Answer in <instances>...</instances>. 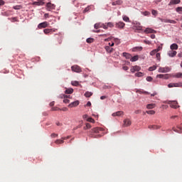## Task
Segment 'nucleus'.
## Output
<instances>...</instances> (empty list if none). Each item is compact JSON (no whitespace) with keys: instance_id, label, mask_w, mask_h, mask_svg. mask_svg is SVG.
Wrapping results in <instances>:
<instances>
[{"instance_id":"17","label":"nucleus","mask_w":182,"mask_h":182,"mask_svg":"<svg viewBox=\"0 0 182 182\" xmlns=\"http://www.w3.org/2000/svg\"><path fill=\"white\" fill-rule=\"evenodd\" d=\"M45 2L43 1H34L33 3V5H36V6H43Z\"/></svg>"},{"instance_id":"16","label":"nucleus","mask_w":182,"mask_h":182,"mask_svg":"<svg viewBox=\"0 0 182 182\" xmlns=\"http://www.w3.org/2000/svg\"><path fill=\"white\" fill-rule=\"evenodd\" d=\"M105 49L106 50V52H107V53H113V48L109 46H107L105 47Z\"/></svg>"},{"instance_id":"18","label":"nucleus","mask_w":182,"mask_h":182,"mask_svg":"<svg viewBox=\"0 0 182 182\" xmlns=\"http://www.w3.org/2000/svg\"><path fill=\"white\" fill-rule=\"evenodd\" d=\"M76 106H79V101H75L73 102H71L68 107H76Z\"/></svg>"},{"instance_id":"1","label":"nucleus","mask_w":182,"mask_h":182,"mask_svg":"<svg viewBox=\"0 0 182 182\" xmlns=\"http://www.w3.org/2000/svg\"><path fill=\"white\" fill-rule=\"evenodd\" d=\"M71 70L75 72V73H81L82 68L79 65H75L71 67Z\"/></svg>"},{"instance_id":"8","label":"nucleus","mask_w":182,"mask_h":182,"mask_svg":"<svg viewBox=\"0 0 182 182\" xmlns=\"http://www.w3.org/2000/svg\"><path fill=\"white\" fill-rule=\"evenodd\" d=\"M159 72L160 73H167L168 72H170V68H168V67L159 68Z\"/></svg>"},{"instance_id":"57","label":"nucleus","mask_w":182,"mask_h":182,"mask_svg":"<svg viewBox=\"0 0 182 182\" xmlns=\"http://www.w3.org/2000/svg\"><path fill=\"white\" fill-rule=\"evenodd\" d=\"M51 110H52L53 112H56L57 110H60V109H59V108H58V107H53V108H51Z\"/></svg>"},{"instance_id":"52","label":"nucleus","mask_w":182,"mask_h":182,"mask_svg":"<svg viewBox=\"0 0 182 182\" xmlns=\"http://www.w3.org/2000/svg\"><path fill=\"white\" fill-rule=\"evenodd\" d=\"M58 134H55V133H53L51 134L50 136L52 137V139H55V137H58Z\"/></svg>"},{"instance_id":"11","label":"nucleus","mask_w":182,"mask_h":182,"mask_svg":"<svg viewBox=\"0 0 182 182\" xmlns=\"http://www.w3.org/2000/svg\"><path fill=\"white\" fill-rule=\"evenodd\" d=\"M178 103H177V102L176 101H173L169 102V105L172 109H177V107H178Z\"/></svg>"},{"instance_id":"20","label":"nucleus","mask_w":182,"mask_h":182,"mask_svg":"<svg viewBox=\"0 0 182 182\" xmlns=\"http://www.w3.org/2000/svg\"><path fill=\"white\" fill-rule=\"evenodd\" d=\"M162 22H165V23H177V21L170 19H163Z\"/></svg>"},{"instance_id":"55","label":"nucleus","mask_w":182,"mask_h":182,"mask_svg":"<svg viewBox=\"0 0 182 182\" xmlns=\"http://www.w3.org/2000/svg\"><path fill=\"white\" fill-rule=\"evenodd\" d=\"M146 80H147V82H151V80H153V77L149 76L146 77Z\"/></svg>"},{"instance_id":"32","label":"nucleus","mask_w":182,"mask_h":182,"mask_svg":"<svg viewBox=\"0 0 182 182\" xmlns=\"http://www.w3.org/2000/svg\"><path fill=\"white\" fill-rule=\"evenodd\" d=\"M124 58H126V59H130L132 58V55L129 53H123Z\"/></svg>"},{"instance_id":"41","label":"nucleus","mask_w":182,"mask_h":182,"mask_svg":"<svg viewBox=\"0 0 182 182\" xmlns=\"http://www.w3.org/2000/svg\"><path fill=\"white\" fill-rule=\"evenodd\" d=\"M123 21H124V22H130V18H129L128 16H124L123 17Z\"/></svg>"},{"instance_id":"27","label":"nucleus","mask_w":182,"mask_h":182,"mask_svg":"<svg viewBox=\"0 0 182 182\" xmlns=\"http://www.w3.org/2000/svg\"><path fill=\"white\" fill-rule=\"evenodd\" d=\"M92 132L93 133H100V132H102V129L99 127H96L92 129Z\"/></svg>"},{"instance_id":"22","label":"nucleus","mask_w":182,"mask_h":182,"mask_svg":"<svg viewBox=\"0 0 182 182\" xmlns=\"http://www.w3.org/2000/svg\"><path fill=\"white\" fill-rule=\"evenodd\" d=\"M157 77H159V79H168V75L159 74Z\"/></svg>"},{"instance_id":"30","label":"nucleus","mask_w":182,"mask_h":182,"mask_svg":"<svg viewBox=\"0 0 182 182\" xmlns=\"http://www.w3.org/2000/svg\"><path fill=\"white\" fill-rule=\"evenodd\" d=\"M156 107V104H148L146 105V109H154Z\"/></svg>"},{"instance_id":"31","label":"nucleus","mask_w":182,"mask_h":182,"mask_svg":"<svg viewBox=\"0 0 182 182\" xmlns=\"http://www.w3.org/2000/svg\"><path fill=\"white\" fill-rule=\"evenodd\" d=\"M55 144H63L65 143V141L63 139H56L55 141Z\"/></svg>"},{"instance_id":"2","label":"nucleus","mask_w":182,"mask_h":182,"mask_svg":"<svg viewBox=\"0 0 182 182\" xmlns=\"http://www.w3.org/2000/svg\"><path fill=\"white\" fill-rule=\"evenodd\" d=\"M95 29H99V28H103V29H107L106 23H97L94 26Z\"/></svg>"},{"instance_id":"12","label":"nucleus","mask_w":182,"mask_h":182,"mask_svg":"<svg viewBox=\"0 0 182 182\" xmlns=\"http://www.w3.org/2000/svg\"><path fill=\"white\" fill-rule=\"evenodd\" d=\"M181 2V0H171L170 2L168 3V6H171V5H177Z\"/></svg>"},{"instance_id":"61","label":"nucleus","mask_w":182,"mask_h":182,"mask_svg":"<svg viewBox=\"0 0 182 182\" xmlns=\"http://www.w3.org/2000/svg\"><path fill=\"white\" fill-rule=\"evenodd\" d=\"M68 139H70V136L62 137V140H68Z\"/></svg>"},{"instance_id":"23","label":"nucleus","mask_w":182,"mask_h":182,"mask_svg":"<svg viewBox=\"0 0 182 182\" xmlns=\"http://www.w3.org/2000/svg\"><path fill=\"white\" fill-rule=\"evenodd\" d=\"M122 4H123V1H122V0H117L112 2L113 6H116V5H122Z\"/></svg>"},{"instance_id":"59","label":"nucleus","mask_w":182,"mask_h":182,"mask_svg":"<svg viewBox=\"0 0 182 182\" xmlns=\"http://www.w3.org/2000/svg\"><path fill=\"white\" fill-rule=\"evenodd\" d=\"M144 43H146V45H150L151 42H150L149 41L145 40L144 41Z\"/></svg>"},{"instance_id":"51","label":"nucleus","mask_w":182,"mask_h":182,"mask_svg":"<svg viewBox=\"0 0 182 182\" xmlns=\"http://www.w3.org/2000/svg\"><path fill=\"white\" fill-rule=\"evenodd\" d=\"M161 49H163V46H158L157 49H155V50H156V52H160V50H161Z\"/></svg>"},{"instance_id":"39","label":"nucleus","mask_w":182,"mask_h":182,"mask_svg":"<svg viewBox=\"0 0 182 182\" xmlns=\"http://www.w3.org/2000/svg\"><path fill=\"white\" fill-rule=\"evenodd\" d=\"M156 69H157V66L154 65V66H152V67H150V68H149V72H153V70H156Z\"/></svg>"},{"instance_id":"53","label":"nucleus","mask_w":182,"mask_h":182,"mask_svg":"<svg viewBox=\"0 0 182 182\" xmlns=\"http://www.w3.org/2000/svg\"><path fill=\"white\" fill-rule=\"evenodd\" d=\"M156 58L158 60H160L161 56H160V53H157L156 55Z\"/></svg>"},{"instance_id":"62","label":"nucleus","mask_w":182,"mask_h":182,"mask_svg":"<svg viewBox=\"0 0 182 182\" xmlns=\"http://www.w3.org/2000/svg\"><path fill=\"white\" fill-rule=\"evenodd\" d=\"M13 8L14 9H16V10L21 9V6H15Z\"/></svg>"},{"instance_id":"56","label":"nucleus","mask_w":182,"mask_h":182,"mask_svg":"<svg viewBox=\"0 0 182 182\" xmlns=\"http://www.w3.org/2000/svg\"><path fill=\"white\" fill-rule=\"evenodd\" d=\"M70 100H68V99H66V98H65V99L63 100V103L68 104V103H70Z\"/></svg>"},{"instance_id":"48","label":"nucleus","mask_w":182,"mask_h":182,"mask_svg":"<svg viewBox=\"0 0 182 182\" xmlns=\"http://www.w3.org/2000/svg\"><path fill=\"white\" fill-rule=\"evenodd\" d=\"M147 114H155L156 112L154 110L146 111Z\"/></svg>"},{"instance_id":"42","label":"nucleus","mask_w":182,"mask_h":182,"mask_svg":"<svg viewBox=\"0 0 182 182\" xmlns=\"http://www.w3.org/2000/svg\"><path fill=\"white\" fill-rule=\"evenodd\" d=\"M10 15H11V11H7L3 13L4 16H9Z\"/></svg>"},{"instance_id":"13","label":"nucleus","mask_w":182,"mask_h":182,"mask_svg":"<svg viewBox=\"0 0 182 182\" xmlns=\"http://www.w3.org/2000/svg\"><path fill=\"white\" fill-rule=\"evenodd\" d=\"M149 129H150V130H159V129H161V126L159 125H149Z\"/></svg>"},{"instance_id":"24","label":"nucleus","mask_w":182,"mask_h":182,"mask_svg":"<svg viewBox=\"0 0 182 182\" xmlns=\"http://www.w3.org/2000/svg\"><path fill=\"white\" fill-rule=\"evenodd\" d=\"M122 114H123V111H118L117 112H114L112 116L115 117V116H122Z\"/></svg>"},{"instance_id":"25","label":"nucleus","mask_w":182,"mask_h":182,"mask_svg":"<svg viewBox=\"0 0 182 182\" xmlns=\"http://www.w3.org/2000/svg\"><path fill=\"white\" fill-rule=\"evenodd\" d=\"M65 93L66 95H72V93H73V88H68V89L65 90Z\"/></svg>"},{"instance_id":"45","label":"nucleus","mask_w":182,"mask_h":182,"mask_svg":"<svg viewBox=\"0 0 182 182\" xmlns=\"http://www.w3.org/2000/svg\"><path fill=\"white\" fill-rule=\"evenodd\" d=\"M135 76H136V77H141V76H143V73L141 72L136 73L135 74Z\"/></svg>"},{"instance_id":"5","label":"nucleus","mask_w":182,"mask_h":182,"mask_svg":"<svg viewBox=\"0 0 182 182\" xmlns=\"http://www.w3.org/2000/svg\"><path fill=\"white\" fill-rule=\"evenodd\" d=\"M49 23H48V21H44L43 23H41L38 25V29H42L43 28H48Z\"/></svg>"},{"instance_id":"54","label":"nucleus","mask_w":182,"mask_h":182,"mask_svg":"<svg viewBox=\"0 0 182 182\" xmlns=\"http://www.w3.org/2000/svg\"><path fill=\"white\" fill-rule=\"evenodd\" d=\"M176 12H182V7H178L176 9Z\"/></svg>"},{"instance_id":"15","label":"nucleus","mask_w":182,"mask_h":182,"mask_svg":"<svg viewBox=\"0 0 182 182\" xmlns=\"http://www.w3.org/2000/svg\"><path fill=\"white\" fill-rule=\"evenodd\" d=\"M48 11H50L52 9H55V4H52V3H47L46 4Z\"/></svg>"},{"instance_id":"47","label":"nucleus","mask_w":182,"mask_h":182,"mask_svg":"<svg viewBox=\"0 0 182 182\" xmlns=\"http://www.w3.org/2000/svg\"><path fill=\"white\" fill-rule=\"evenodd\" d=\"M156 53H157V50L156 49L150 52L151 56H154V55H156Z\"/></svg>"},{"instance_id":"33","label":"nucleus","mask_w":182,"mask_h":182,"mask_svg":"<svg viewBox=\"0 0 182 182\" xmlns=\"http://www.w3.org/2000/svg\"><path fill=\"white\" fill-rule=\"evenodd\" d=\"M106 23L107 29L108 28H113V26H114V24H113V23H112V22H108V23Z\"/></svg>"},{"instance_id":"64","label":"nucleus","mask_w":182,"mask_h":182,"mask_svg":"<svg viewBox=\"0 0 182 182\" xmlns=\"http://www.w3.org/2000/svg\"><path fill=\"white\" fill-rule=\"evenodd\" d=\"M122 69H123V70H129V67H127V66H124V67L122 68Z\"/></svg>"},{"instance_id":"58","label":"nucleus","mask_w":182,"mask_h":182,"mask_svg":"<svg viewBox=\"0 0 182 182\" xmlns=\"http://www.w3.org/2000/svg\"><path fill=\"white\" fill-rule=\"evenodd\" d=\"M89 11H90V6H87V8H85L84 12H89Z\"/></svg>"},{"instance_id":"35","label":"nucleus","mask_w":182,"mask_h":182,"mask_svg":"<svg viewBox=\"0 0 182 182\" xmlns=\"http://www.w3.org/2000/svg\"><path fill=\"white\" fill-rule=\"evenodd\" d=\"M137 50H143V47H135L133 48L134 52H137Z\"/></svg>"},{"instance_id":"29","label":"nucleus","mask_w":182,"mask_h":182,"mask_svg":"<svg viewBox=\"0 0 182 182\" xmlns=\"http://www.w3.org/2000/svg\"><path fill=\"white\" fill-rule=\"evenodd\" d=\"M137 93H139V95H150V92L147 91H143V90H137Z\"/></svg>"},{"instance_id":"36","label":"nucleus","mask_w":182,"mask_h":182,"mask_svg":"<svg viewBox=\"0 0 182 182\" xmlns=\"http://www.w3.org/2000/svg\"><path fill=\"white\" fill-rule=\"evenodd\" d=\"M8 19L11 21V22H18V18L16 17L9 18Z\"/></svg>"},{"instance_id":"50","label":"nucleus","mask_w":182,"mask_h":182,"mask_svg":"<svg viewBox=\"0 0 182 182\" xmlns=\"http://www.w3.org/2000/svg\"><path fill=\"white\" fill-rule=\"evenodd\" d=\"M175 77H178V78L182 77V73H176L175 75Z\"/></svg>"},{"instance_id":"3","label":"nucleus","mask_w":182,"mask_h":182,"mask_svg":"<svg viewBox=\"0 0 182 182\" xmlns=\"http://www.w3.org/2000/svg\"><path fill=\"white\" fill-rule=\"evenodd\" d=\"M133 29H135V31H141V29H143V27L139 22H136L134 23Z\"/></svg>"},{"instance_id":"19","label":"nucleus","mask_w":182,"mask_h":182,"mask_svg":"<svg viewBox=\"0 0 182 182\" xmlns=\"http://www.w3.org/2000/svg\"><path fill=\"white\" fill-rule=\"evenodd\" d=\"M55 36H57L56 37L57 41H58L59 45H60L62 43V41L63 40V37H62L61 35H58V34H55Z\"/></svg>"},{"instance_id":"9","label":"nucleus","mask_w":182,"mask_h":182,"mask_svg":"<svg viewBox=\"0 0 182 182\" xmlns=\"http://www.w3.org/2000/svg\"><path fill=\"white\" fill-rule=\"evenodd\" d=\"M141 69V68H140L139 65H135L131 68L130 71L132 73H134V72H139Z\"/></svg>"},{"instance_id":"49","label":"nucleus","mask_w":182,"mask_h":182,"mask_svg":"<svg viewBox=\"0 0 182 182\" xmlns=\"http://www.w3.org/2000/svg\"><path fill=\"white\" fill-rule=\"evenodd\" d=\"M60 99H68V97H70V95H60Z\"/></svg>"},{"instance_id":"21","label":"nucleus","mask_w":182,"mask_h":182,"mask_svg":"<svg viewBox=\"0 0 182 182\" xmlns=\"http://www.w3.org/2000/svg\"><path fill=\"white\" fill-rule=\"evenodd\" d=\"M170 48L171 50H177V49H178V45H177L176 43H173L172 45H171Z\"/></svg>"},{"instance_id":"43","label":"nucleus","mask_w":182,"mask_h":182,"mask_svg":"<svg viewBox=\"0 0 182 182\" xmlns=\"http://www.w3.org/2000/svg\"><path fill=\"white\" fill-rule=\"evenodd\" d=\"M93 41H94L93 38H87V39L86 40V42H87V43H93Z\"/></svg>"},{"instance_id":"60","label":"nucleus","mask_w":182,"mask_h":182,"mask_svg":"<svg viewBox=\"0 0 182 182\" xmlns=\"http://www.w3.org/2000/svg\"><path fill=\"white\" fill-rule=\"evenodd\" d=\"M5 5V1H4V0H0V6H2Z\"/></svg>"},{"instance_id":"4","label":"nucleus","mask_w":182,"mask_h":182,"mask_svg":"<svg viewBox=\"0 0 182 182\" xmlns=\"http://www.w3.org/2000/svg\"><path fill=\"white\" fill-rule=\"evenodd\" d=\"M43 32L46 35H49V33L50 35H52L53 32H56V29L55 28H46L43 30Z\"/></svg>"},{"instance_id":"26","label":"nucleus","mask_w":182,"mask_h":182,"mask_svg":"<svg viewBox=\"0 0 182 182\" xmlns=\"http://www.w3.org/2000/svg\"><path fill=\"white\" fill-rule=\"evenodd\" d=\"M84 96H85V97H90L91 96H93V92L87 91V92L84 94Z\"/></svg>"},{"instance_id":"38","label":"nucleus","mask_w":182,"mask_h":182,"mask_svg":"<svg viewBox=\"0 0 182 182\" xmlns=\"http://www.w3.org/2000/svg\"><path fill=\"white\" fill-rule=\"evenodd\" d=\"M92 128V125H90V124L87 123L86 126L84 127V130H87V129H91Z\"/></svg>"},{"instance_id":"37","label":"nucleus","mask_w":182,"mask_h":182,"mask_svg":"<svg viewBox=\"0 0 182 182\" xmlns=\"http://www.w3.org/2000/svg\"><path fill=\"white\" fill-rule=\"evenodd\" d=\"M145 32H146L147 33H154V30H153L151 28H146L145 30Z\"/></svg>"},{"instance_id":"63","label":"nucleus","mask_w":182,"mask_h":182,"mask_svg":"<svg viewBox=\"0 0 182 182\" xmlns=\"http://www.w3.org/2000/svg\"><path fill=\"white\" fill-rule=\"evenodd\" d=\"M172 130H173V132H176V133H181V131H178L176 128H172Z\"/></svg>"},{"instance_id":"34","label":"nucleus","mask_w":182,"mask_h":182,"mask_svg":"<svg viewBox=\"0 0 182 182\" xmlns=\"http://www.w3.org/2000/svg\"><path fill=\"white\" fill-rule=\"evenodd\" d=\"M71 85H72V86H76V87L80 85V84H79L78 81H72Z\"/></svg>"},{"instance_id":"7","label":"nucleus","mask_w":182,"mask_h":182,"mask_svg":"<svg viewBox=\"0 0 182 182\" xmlns=\"http://www.w3.org/2000/svg\"><path fill=\"white\" fill-rule=\"evenodd\" d=\"M182 82L170 83L168 85V87H181Z\"/></svg>"},{"instance_id":"40","label":"nucleus","mask_w":182,"mask_h":182,"mask_svg":"<svg viewBox=\"0 0 182 182\" xmlns=\"http://www.w3.org/2000/svg\"><path fill=\"white\" fill-rule=\"evenodd\" d=\"M141 14L144 15V16H149L150 15L149 11H142Z\"/></svg>"},{"instance_id":"28","label":"nucleus","mask_w":182,"mask_h":182,"mask_svg":"<svg viewBox=\"0 0 182 182\" xmlns=\"http://www.w3.org/2000/svg\"><path fill=\"white\" fill-rule=\"evenodd\" d=\"M131 62H136L139 60V55H134L130 58Z\"/></svg>"},{"instance_id":"14","label":"nucleus","mask_w":182,"mask_h":182,"mask_svg":"<svg viewBox=\"0 0 182 182\" xmlns=\"http://www.w3.org/2000/svg\"><path fill=\"white\" fill-rule=\"evenodd\" d=\"M176 55H177V51L171 50L168 52V55H169L170 58H174Z\"/></svg>"},{"instance_id":"6","label":"nucleus","mask_w":182,"mask_h":182,"mask_svg":"<svg viewBox=\"0 0 182 182\" xmlns=\"http://www.w3.org/2000/svg\"><path fill=\"white\" fill-rule=\"evenodd\" d=\"M125 25L126 24L124 22L119 21L118 23H116L115 28H117L118 29H123Z\"/></svg>"},{"instance_id":"10","label":"nucleus","mask_w":182,"mask_h":182,"mask_svg":"<svg viewBox=\"0 0 182 182\" xmlns=\"http://www.w3.org/2000/svg\"><path fill=\"white\" fill-rule=\"evenodd\" d=\"M129 126H132V121L129 119H126L124 120V127H129Z\"/></svg>"},{"instance_id":"46","label":"nucleus","mask_w":182,"mask_h":182,"mask_svg":"<svg viewBox=\"0 0 182 182\" xmlns=\"http://www.w3.org/2000/svg\"><path fill=\"white\" fill-rule=\"evenodd\" d=\"M87 122H90V123H95V119L92 117H88L87 119Z\"/></svg>"},{"instance_id":"44","label":"nucleus","mask_w":182,"mask_h":182,"mask_svg":"<svg viewBox=\"0 0 182 182\" xmlns=\"http://www.w3.org/2000/svg\"><path fill=\"white\" fill-rule=\"evenodd\" d=\"M151 14L152 15H154V16H157V14H159V12L156 10L153 9L151 11Z\"/></svg>"}]
</instances>
